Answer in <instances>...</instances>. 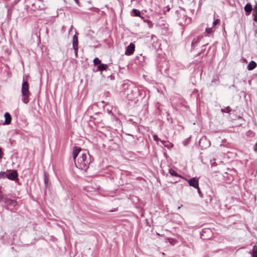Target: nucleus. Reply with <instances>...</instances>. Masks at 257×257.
<instances>
[{
    "label": "nucleus",
    "mask_w": 257,
    "mask_h": 257,
    "mask_svg": "<svg viewBox=\"0 0 257 257\" xmlns=\"http://www.w3.org/2000/svg\"><path fill=\"white\" fill-rule=\"evenodd\" d=\"M87 154L85 151H82L80 148L76 147L73 150V158L76 167L81 170H86L89 161L87 159Z\"/></svg>",
    "instance_id": "nucleus-1"
},
{
    "label": "nucleus",
    "mask_w": 257,
    "mask_h": 257,
    "mask_svg": "<svg viewBox=\"0 0 257 257\" xmlns=\"http://www.w3.org/2000/svg\"><path fill=\"white\" fill-rule=\"evenodd\" d=\"M22 101L27 104L29 102L30 92L29 90V84L27 81H24L22 86Z\"/></svg>",
    "instance_id": "nucleus-2"
},
{
    "label": "nucleus",
    "mask_w": 257,
    "mask_h": 257,
    "mask_svg": "<svg viewBox=\"0 0 257 257\" xmlns=\"http://www.w3.org/2000/svg\"><path fill=\"white\" fill-rule=\"evenodd\" d=\"M186 181L189 183V185L195 188H198L199 186L198 179L196 177L191 179H186Z\"/></svg>",
    "instance_id": "nucleus-3"
},
{
    "label": "nucleus",
    "mask_w": 257,
    "mask_h": 257,
    "mask_svg": "<svg viewBox=\"0 0 257 257\" xmlns=\"http://www.w3.org/2000/svg\"><path fill=\"white\" fill-rule=\"evenodd\" d=\"M4 201L6 205L10 209H12L17 205V202L14 200L4 198Z\"/></svg>",
    "instance_id": "nucleus-4"
},
{
    "label": "nucleus",
    "mask_w": 257,
    "mask_h": 257,
    "mask_svg": "<svg viewBox=\"0 0 257 257\" xmlns=\"http://www.w3.org/2000/svg\"><path fill=\"white\" fill-rule=\"evenodd\" d=\"M135 45L133 43H130V45L126 47L125 54L128 56L132 55L135 51Z\"/></svg>",
    "instance_id": "nucleus-5"
},
{
    "label": "nucleus",
    "mask_w": 257,
    "mask_h": 257,
    "mask_svg": "<svg viewBox=\"0 0 257 257\" xmlns=\"http://www.w3.org/2000/svg\"><path fill=\"white\" fill-rule=\"evenodd\" d=\"M18 173L16 170L12 171L10 173L7 174V178L11 180H16L18 179Z\"/></svg>",
    "instance_id": "nucleus-6"
},
{
    "label": "nucleus",
    "mask_w": 257,
    "mask_h": 257,
    "mask_svg": "<svg viewBox=\"0 0 257 257\" xmlns=\"http://www.w3.org/2000/svg\"><path fill=\"white\" fill-rule=\"evenodd\" d=\"M73 47L75 51V55H77V50H78V38L76 35H74L73 37Z\"/></svg>",
    "instance_id": "nucleus-7"
},
{
    "label": "nucleus",
    "mask_w": 257,
    "mask_h": 257,
    "mask_svg": "<svg viewBox=\"0 0 257 257\" xmlns=\"http://www.w3.org/2000/svg\"><path fill=\"white\" fill-rule=\"evenodd\" d=\"M5 118V123L6 124H9L11 122V116L10 114L8 112H6L4 115Z\"/></svg>",
    "instance_id": "nucleus-8"
},
{
    "label": "nucleus",
    "mask_w": 257,
    "mask_h": 257,
    "mask_svg": "<svg viewBox=\"0 0 257 257\" xmlns=\"http://www.w3.org/2000/svg\"><path fill=\"white\" fill-rule=\"evenodd\" d=\"M256 66V64L254 61H251L247 65V69L249 70H252L254 69Z\"/></svg>",
    "instance_id": "nucleus-9"
},
{
    "label": "nucleus",
    "mask_w": 257,
    "mask_h": 257,
    "mask_svg": "<svg viewBox=\"0 0 257 257\" xmlns=\"http://www.w3.org/2000/svg\"><path fill=\"white\" fill-rule=\"evenodd\" d=\"M244 11L249 14L252 10V8L250 4H247L244 7Z\"/></svg>",
    "instance_id": "nucleus-10"
},
{
    "label": "nucleus",
    "mask_w": 257,
    "mask_h": 257,
    "mask_svg": "<svg viewBox=\"0 0 257 257\" xmlns=\"http://www.w3.org/2000/svg\"><path fill=\"white\" fill-rule=\"evenodd\" d=\"M107 68V65L104 64H100L97 67V70L99 71H102L104 70H106Z\"/></svg>",
    "instance_id": "nucleus-11"
},
{
    "label": "nucleus",
    "mask_w": 257,
    "mask_h": 257,
    "mask_svg": "<svg viewBox=\"0 0 257 257\" xmlns=\"http://www.w3.org/2000/svg\"><path fill=\"white\" fill-rule=\"evenodd\" d=\"M253 13L252 15L254 16L253 20L257 22V6H255L253 8Z\"/></svg>",
    "instance_id": "nucleus-12"
},
{
    "label": "nucleus",
    "mask_w": 257,
    "mask_h": 257,
    "mask_svg": "<svg viewBox=\"0 0 257 257\" xmlns=\"http://www.w3.org/2000/svg\"><path fill=\"white\" fill-rule=\"evenodd\" d=\"M169 173L173 176L180 177V176L172 169L169 170Z\"/></svg>",
    "instance_id": "nucleus-13"
},
{
    "label": "nucleus",
    "mask_w": 257,
    "mask_h": 257,
    "mask_svg": "<svg viewBox=\"0 0 257 257\" xmlns=\"http://www.w3.org/2000/svg\"><path fill=\"white\" fill-rule=\"evenodd\" d=\"M252 256L257 257V246L255 245L253 247Z\"/></svg>",
    "instance_id": "nucleus-14"
},
{
    "label": "nucleus",
    "mask_w": 257,
    "mask_h": 257,
    "mask_svg": "<svg viewBox=\"0 0 257 257\" xmlns=\"http://www.w3.org/2000/svg\"><path fill=\"white\" fill-rule=\"evenodd\" d=\"M133 13L135 14V15L137 17H141V13L140 11L136 10V9H133Z\"/></svg>",
    "instance_id": "nucleus-15"
},
{
    "label": "nucleus",
    "mask_w": 257,
    "mask_h": 257,
    "mask_svg": "<svg viewBox=\"0 0 257 257\" xmlns=\"http://www.w3.org/2000/svg\"><path fill=\"white\" fill-rule=\"evenodd\" d=\"M93 63L95 65H96L97 64L100 65V64H101V61L98 58H95L93 60Z\"/></svg>",
    "instance_id": "nucleus-16"
},
{
    "label": "nucleus",
    "mask_w": 257,
    "mask_h": 257,
    "mask_svg": "<svg viewBox=\"0 0 257 257\" xmlns=\"http://www.w3.org/2000/svg\"><path fill=\"white\" fill-rule=\"evenodd\" d=\"M7 173L5 172H0V179L5 178L7 177Z\"/></svg>",
    "instance_id": "nucleus-17"
},
{
    "label": "nucleus",
    "mask_w": 257,
    "mask_h": 257,
    "mask_svg": "<svg viewBox=\"0 0 257 257\" xmlns=\"http://www.w3.org/2000/svg\"><path fill=\"white\" fill-rule=\"evenodd\" d=\"M213 31H214L213 27H212L211 28H207L206 29V32L208 34L211 33Z\"/></svg>",
    "instance_id": "nucleus-18"
},
{
    "label": "nucleus",
    "mask_w": 257,
    "mask_h": 257,
    "mask_svg": "<svg viewBox=\"0 0 257 257\" xmlns=\"http://www.w3.org/2000/svg\"><path fill=\"white\" fill-rule=\"evenodd\" d=\"M221 111H222V112H223L228 113L230 111V109L229 108V107H228L225 109H222Z\"/></svg>",
    "instance_id": "nucleus-19"
},
{
    "label": "nucleus",
    "mask_w": 257,
    "mask_h": 257,
    "mask_svg": "<svg viewBox=\"0 0 257 257\" xmlns=\"http://www.w3.org/2000/svg\"><path fill=\"white\" fill-rule=\"evenodd\" d=\"M153 139H154V140L156 142H158V141H161L158 137L157 135H153Z\"/></svg>",
    "instance_id": "nucleus-20"
},
{
    "label": "nucleus",
    "mask_w": 257,
    "mask_h": 257,
    "mask_svg": "<svg viewBox=\"0 0 257 257\" xmlns=\"http://www.w3.org/2000/svg\"><path fill=\"white\" fill-rule=\"evenodd\" d=\"M219 22L220 20L219 19H216V20H215L213 23V27H214L215 26L217 25L219 23Z\"/></svg>",
    "instance_id": "nucleus-21"
},
{
    "label": "nucleus",
    "mask_w": 257,
    "mask_h": 257,
    "mask_svg": "<svg viewBox=\"0 0 257 257\" xmlns=\"http://www.w3.org/2000/svg\"><path fill=\"white\" fill-rule=\"evenodd\" d=\"M206 141V139L202 138L200 139V141L199 142V145L201 146V144L203 143V142Z\"/></svg>",
    "instance_id": "nucleus-22"
},
{
    "label": "nucleus",
    "mask_w": 257,
    "mask_h": 257,
    "mask_svg": "<svg viewBox=\"0 0 257 257\" xmlns=\"http://www.w3.org/2000/svg\"><path fill=\"white\" fill-rule=\"evenodd\" d=\"M161 142L162 143V144H163L164 145L165 147L169 148L168 145L166 144V142L165 141H161Z\"/></svg>",
    "instance_id": "nucleus-23"
},
{
    "label": "nucleus",
    "mask_w": 257,
    "mask_h": 257,
    "mask_svg": "<svg viewBox=\"0 0 257 257\" xmlns=\"http://www.w3.org/2000/svg\"><path fill=\"white\" fill-rule=\"evenodd\" d=\"M3 199V196L2 192L0 191V201Z\"/></svg>",
    "instance_id": "nucleus-24"
},
{
    "label": "nucleus",
    "mask_w": 257,
    "mask_h": 257,
    "mask_svg": "<svg viewBox=\"0 0 257 257\" xmlns=\"http://www.w3.org/2000/svg\"><path fill=\"white\" fill-rule=\"evenodd\" d=\"M133 92H135V93H137L138 89L136 87H134V89L132 90Z\"/></svg>",
    "instance_id": "nucleus-25"
},
{
    "label": "nucleus",
    "mask_w": 257,
    "mask_h": 257,
    "mask_svg": "<svg viewBox=\"0 0 257 257\" xmlns=\"http://www.w3.org/2000/svg\"><path fill=\"white\" fill-rule=\"evenodd\" d=\"M254 150L257 152V143H256L254 147Z\"/></svg>",
    "instance_id": "nucleus-26"
},
{
    "label": "nucleus",
    "mask_w": 257,
    "mask_h": 257,
    "mask_svg": "<svg viewBox=\"0 0 257 257\" xmlns=\"http://www.w3.org/2000/svg\"><path fill=\"white\" fill-rule=\"evenodd\" d=\"M186 20L187 21V22L186 23V24H188V23H190V22L191 21V19H190V18H187V19H186Z\"/></svg>",
    "instance_id": "nucleus-27"
},
{
    "label": "nucleus",
    "mask_w": 257,
    "mask_h": 257,
    "mask_svg": "<svg viewBox=\"0 0 257 257\" xmlns=\"http://www.w3.org/2000/svg\"><path fill=\"white\" fill-rule=\"evenodd\" d=\"M197 43V41L194 40L193 41H192V45H194L195 44V43Z\"/></svg>",
    "instance_id": "nucleus-28"
},
{
    "label": "nucleus",
    "mask_w": 257,
    "mask_h": 257,
    "mask_svg": "<svg viewBox=\"0 0 257 257\" xmlns=\"http://www.w3.org/2000/svg\"><path fill=\"white\" fill-rule=\"evenodd\" d=\"M2 150H1V149L0 148V158H2Z\"/></svg>",
    "instance_id": "nucleus-29"
},
{
    "label": "nucleus",
    "mask_w": 257,
    "mask_h": 257,
    "mask_svg": "<svg viewBox=\"0 0 257 257\" xmlns=\"http://www.w3.org/2000/svg\"><path fill=\"white\" fill-rule=\"evenodd\" d=\"M198 189V192L199 194H200L201 192H200V189L198 187V188H197Z\"/></svg>",
    "instance_id": "nucleus-30"
},
{
    "label": "nucleus",
    "mask_w": 257,
    "mask_h": 257,
    "mask_svg": "<svg viewBox=\"0 0 257 257\" xmlns=\"http://www.w3.org/2000/svg\"><path fill=\"white\" fill-rule=\"evenodd\" d=\"M145 22H147V23H149L150 22V21L149 20H144Z\"/></svg>",
    "instance_id": "nucleus-31"
},
{
    "label": "nucleus",
    "mask_w": 257,
    "mask_h": 257,
    "mask_svg": "<svg viewBox=\"0 0 257 257\" xmlns=\"http://www.w3.org/2000/svg\"><path fill=\"white\" fill-rule=\"evenodd\" d=\"M77 4H78V0H74Z\"/></svg>",
    "instance_id": "nucleus-32"
},
{
    "label": "nucleus",
    "mask_w": 257,
    "mask_h": 257,
    "mask_svg": "<svg viewBox=\"0 0 257 257\" xmlns=\"http://www.w3.org/2000/svg\"><path fill=\"white\" fill-rule=\"evenodd\" d=\"M46 182H47V180H46V179H45V183H46Z\"/></svg>",
    "instance_id": "nucleus-33"
},
{
    "label": "nucleus",
    "mask_w": 257,
    "mask_h": 257,
    "mask_svg": "<svg viewBox=\"0 0 257 257\" xmlns=\"http://www.w3.org/2000/svg\"><path fill=\"white\" fill-rule=\"evenodd\" d=\"M181 208V206L178 207V209H179Z\"/></svg>",
    "instance_id": "nucleus-34"
}]
</instances>
